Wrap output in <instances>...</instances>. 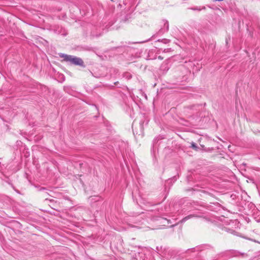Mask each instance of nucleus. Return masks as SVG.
Wrapping results in <instances>:
<instances>
[{"label":"nucleus","mask_w":260,"mask_h":260,"mask_svg":"<svg viewBox=\"0 0 260 260\" xmlns=\"http://www.w3.org/2000/svg\"><path fill=\"white\" fill-rule=\"evenodd\" d=\"M186 253L201 252L202 255H205L204 260H214L219 257H225L229 258L233 257L239 256L242 255L240 252L235 250L226 251L218 254H215V251L213 247L208 245H203L194 248L188 249Z\"/></svg>","instance_id":"obj_1"},{"label":"nucleus","mask_w":260,"mask_h":260,"mask_svg":"<svg viewBox=\"0 0 260 260\" xmlns=\"http://www.w3.org/2000/svg\"><path fill=\"white\" fill-rule=\"evenodd\" d=\"M215 219L221 222L218 226L222 231L236 235V232L235 231V229L236 227L237 221L230 220L223 216L218 218H215Z\"/></svg>","instance_id":"obj_2"},{"label":"nucleus","mask_w":260,"mask_h":260,"mask_svg":"<svg viewBox=\"0 0 260 260\" xmlns=\"http://www.w3.org/2000/svg\"><path fill=\"white\" fill-rule=\"evenodd\" d=\"M59 56L63 58L64 61L69 62L71 64L82 67H85L84 61L80 57L63 53L59 54Z\"/></svg>","instance_id":"obj_3"},{"label":"nucleus","mask_w":260,"mask_h":260,"mask_svg":"<svg viewBox=\"0 0 260 260\" xmlns=\"http://www.w3.org/2000/svg\"><path fill=\"white\" fill-rule=\"evenodd\" d=\"M207 208L210 211L217 212L220 209V205L218 203H211L210 204L207 206Z\"/></svg>","instance_id":"obj_4"},{"label":"nucleus","mask_w":260,"mask_h":260,"mask_svg":"<svg viewBox=\"0 0 260 260\" xmlns=\"http://www.w3.org/2000/svg\"><path fill=\"white\" fill-rule=\"evenodd\" d=\"M75 8L77 9V11L79 10L81 14H82V11L83 14L86 15V13L89 12V11L90 9H91V7L89 4L87 3L85 5V8H84L83 7H81L80 8H79L77 6H75Z\"/></svg>","instance_id":"obj_5"},{"label":"nucleus","mask_w":260,"mask_h":260,"mask_svg":"<svg viewBox=\"0 0 260 260\" xmlns=\"http://www.w3.org/2000/svg\"><path fill=\"white\" fill-rule=\"evenodd\" d=\"M169 22L167 20L164 21V27L161 28L159 29V30L158 32V35H162L164 34L166 32H167L169 30Z\"/></svg>","instance_id":"obj_6"},{"label":"nucleus","mask_w":260,"mask_h":260,"mask_svg":"<svg viewBox=\"0 0 260 260\" xmlns=\"http://www.w3.org/2000/svg\"><path fill=\"white\" fill-rule=\"evenodd\" d=\"M193 217H200V216H197L195 214H190L188 216H185V217H184L181 221H180V222L183 223V222H185L186 221H187V220L192 218ZM179 222H175L172 224H171L170 226V227H173L175 225H176Z\"/></svg>","instance_id":"obj_7"},{"label":"nucleus","mask_w":260,"mask_h":260,"mask_svg":"<svg viewBox=\"0 0 260 260\" xmlns=\"http://www.w3.org/2000/svg\"><path fill=\"white\" fill-rule=\"evenodd\" d=\"M143 257H144V254L140 251H138L137 253H136L135 255L133 256V258L135 260H141V258Z\"/></svg>","instance_id":"obj_8"},{"label":"nucleus","mask_w":260,"mask_h":260,"mask_svg":"<svg viewBox=\"0 0 260 260\" xmlns=\"http://www.w3.org/2000/svg\"><path fill=\"white\" fill-rule=\"evenodd\" d=\"M190 9L193 10V11H200L202 10H205L206 7L205 6H202V7L201 6H196V7L191 8H190Z\"/></svg>","instance_id":"obj_9"},{"label":"nucleus","mask_w":260,"mask_h":260,"mask_svg":"<svg viewBox=\"0 0 260 260\" xmlns=\"http://www.w3.org/2000/svg\"><path fill=\"white\" fill-rule=\"evenodd\" d=\"M162 219L164 220L163 223L165 224H166V223L169 224L170 223H173L170 219H168L166 218H162Z\"/></svg>","instance_id":"obj_10"},{"label":"nucleus","mask_w":260,"mask_h":260,"mask_svg":"<svg viewBox=\"0 0 260 260\" xmlns=\"http://www.w3.org/2000/svg\"><path fill=\"white\" fill-rule=\"evenodd\" d=\"M124 77L127 79H129L132 78V75L129 73H125L124 74Z\"/></svg>","instance_id":"obj_11"},{"label":"nucleus","mask_w":260,"mask_h":260,"mask_svg":"<svg viewBox=\"0 0 260 260\" xmlns=\"http://www.w3.org/2000/svg\"><path fill=\"white\" fill-rule=\"evenodd\" d=\"M191 148L194 149H197V148H198V147L197 146V144L195 143L192 142L191 143Z\"/></svg>","instance_id":"obj_12"},{"label":"nucleus","mask_w":260,"mask_h":260,"mask_svg":"<svg viewBox=\"0 0 260 260\" xmlns=\"http://www.w3.org/2000/svg\"><path fill=\"white\" fill-rule=\"evenodd\" d=\"M206 219L208 220L209 221H210L211 222H214V221H216V220L215 219H207L206 218Z\"/></svg>","instance_id":"obj_13"},{"label":"nucleus","mask_w":260,"mask_h":260,"mask_svg":"<svg viewBox=\"0 0 260 260\" xmlns=\"http://www.w3.org/2000/svg\"><path fill=\"white\" fill-rule=\"evenodd\" d=\"M161 41L163 42L164 43H167L168 42V40L166 39H164V40H162Z\"/></svg>","instance_id":"obj_14"},{"label":"nucleus","mask_w":260,"mask_h":260,"mask_svg":"<svg viewBox=\"0 0 260 260\" xmlns=\"http://www.w3.org/2000/svg\"><path fill=\"white\" fill-rule=\"evenodd\" d=\"M223 0H213V2H216V1H218V2H221V1H223Z\"/></svg>","instance_id":"obj_15"},{"label":"nucleus","mask_w":260,"mask_h":260,"mask_svg":"<svg viewBox=\"0 0 260 260\" xmlns=\"http://www.w3.org/2000/svg\"><path fill=\"white\" fill-rule=\"evenodd\" d=\"M173 179H174V180H176V179H177V177H176V176H174V177H173Z\"/></svg>","instance_id":"obj_16"},{"label":"nucleus","mask_w":260,"mask_h":260,"mask_svg":"<svg viewBox=\"0 0 260 260\" xmlns=\"http://www.w3.org/2000/svg\"><path fill=\"white\" fill-rule=\"evenodd\" d=\"M15 191H16L17 193H19V190L15 189Z\"/></svg>","instance_id":"obj_17"}]
</instances>
